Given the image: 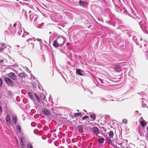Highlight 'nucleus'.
I'll use <instances>...</instances> for the list:
<instances>
[{
    "mask_svg": "<svg viewBox=\"0 0 148 148\" xmlns=\"http://www.w3.org/2000/svg\"><path fill=\"white\" fill-rule=\"evenodd\" d=\"M28 95L30 99L33 101L34 103L36 100H37L38 101L40 104L42 103V101L36 93L34 92H29Z\"/></svg>",
    "mask_w": 148,
    "mask_h": 148,
    "instance_id": "f257e3e1",
    "label": "nucleus"
},
{
    "mask_svg": "<svg viewBox=\"0 0 148 148\" xmlns=\"http://www.w3.org/2000/svg\"><path fill=\"white\" fill-rule=\"evenodd\" d=\"M135 18L139 22V25L140 27L144 25L145 26L146 25V22L144 20L143 17L140 14H138Z\"/></svg>",
    "mask_w": 148,
    "mask_h": 148,
    "instance_id": "f03ea898",
    "label": "nucleus"
},
{
    "mask_svg": "<svg viewBox=\"0 0 148 148\" xmlns=\"http://www.w3.org/2000/svg\"><path fill=\"white\" fill-rule=\"evenodd\" d=\"M56 40L60 47L62 46L65 42V39L63 37H58Z\"/></svg>",
    "mask_w": 148,
    "mask_h": 148,
    "instance_id": "7ed1b4c3",
    "label": "nucleus"
},
{
    "mask_svg": "<svg viewBox=\"0 0 148 148\" xmlns=\"http://www.w3.org/2000/svg\"><path fill=\"white\" fill-rule=\"evenodd\" d=\"M25 138L23 137H21L20 138V145L21 148H26V145L25 144Z\"/></svg>",
    "mask_w": 148,
    "mask_h": 148,
    "instance_id": "20e7f679",
    "label": "nucleus"
},
{
    "mask_svg": "<svg viewBox=\"0 0 148 148\" xmlns=\"http://www.w3.org/2000/svg\"><path fill=\"white\" fill-rule=\"evenodd\" d=\"M11 60L12 61V62H10V69H11L14 67H18V65L15 63L14 60L11 58Z\"/></svg>",
    "mask_w": 148,
    "mask_h": 148,
    "instance_id": "39448f33",
    "label": "nucleus"
},
{
    "mask_svg": "<svg viewBox=\"0 0 148 148\" xmlns=\"http://www.w3.org/2000/svg\"><path fill=\"white\" fill-rule=\"evenodd\" d=\"M43 113L45 115H50L51 114L50 112L46 108H44L42 109Z\"/></svg>",
    "mask_w": 148,
    "mask_h": 148,
    "instance_id": "423d86ee",
    "label": "nucleus"
},
{
    "mask_svg": "<svg viewBox=\"0 0 148 148\" xmlns=\"http://www.w3.org/2000/svg\"><path fill=\"white\" fill-rule=\"evenodd\" d=\"M12 122L14 124H16L17 121V117L16 115L14 114L13 116H12Z\"/></svg>",
    "mask_w": 148,
    "mask_h": 148,
    "instance_id": "0eeeda50",
    "label": "nucleus"
},
{
    "mask_svg": "<svg viewBox=\"0 0 148 148\" xmlns=\"http://www.w3.org/2000/svg\"><path fill=\"white\" fill-rule=\"evenodd\" d=\"M10 77L13 80H15L17 79V77L15 74L13 73H10Z\"/></svg>",
    "mask_w": 148,
    "mask_h": 148,
    "instance_id": "6e6552de",
    "label": "nucleus"
},
{
    "mask_svg": "<svg viewBox=\"0 0 148 148\" xmlns=\"http://www.w3.org/2000/svg\"><path fill=\"white\" fill-rule=\"evenodd\" d=\"M92 130L95 135H97L99 134V129L97 127H93Z\"/></svg>",
    "mask_w": 148,
    "mask_h": 148,
    "instance_id": "1a4fd4ad",
    "label": "nucleus"
},
{
    "mask_svg": "<svg viewBox=\"0 0 148 148\" xmlns=\"http://www.w3.org/2000/svg\"><path fill=\"white\" fill-rule=\"evenodd\" d=\"M140 28L142 29V30L143 32L146 34H148V31L147 27L145 25H144L143 26H141L140 27Z\"/></svg>",
    "mask_w": 148,
    "mask_h": 148,
    "instance_id": "9d476101",
    "label": "nucleus"
},
{
    "mask_svg": "<svg viewBox=\"0 0 148 148\" xmlns=\"http://www.w3.org/2000/svg\"><path fill=\"white\" fill-rule=\"evenodd\" d=\"M140 28L142 29V30L143 32L146 34H148V31L147 27L145 25H144L143 26H141L140 27Z\"/></svg>",
    "mask_w": 148,
    "mask_h": 148,
    "instance_id": "9b49d317",
    "label": "nucleus"
},
{
    "mask_svg": "<svg viewBox=\"0 0 148 148\" xmlns=\"http://www.w3.org/2000/svg\"><path fill=\"white\" fill-rule=\"evenodd\" d=\"M53 45L55 47H61L58 45V43L56 40H54L53 42Z\"/></svg>",
    "mask_w": 148,
    "mask_h": 148,
    "instance_id": "f8f14e48",
    "label": "nucleus"
},
{
    "mask_svg": "<svg viewBox=\"0 0 148 148\" xmlns=\"http://www.w3.org/2000/svg\"><path fill=\"white\" fill-rule=\"evenodd\" d=\"M106 141L108 142V143L110 144H112V141L111 138H110L106 137Z\"/></svg>",
    "mask_w": 148,
    "mask_h": 148,
    "instance_id": "ddd939ff",
    "label": "nucleus"
},
{
    "mask_svg": "<svg viewBox=\"0 0 148 148\" xmlns=\"http://www.w3.org/2000/svg\"><path fill=\"white\" fill-rule=\"evenodd\" d=\"M6 123L9 126V115L8 114L6 117Z\"/></svg>",
    "mask_w": 148,
    "mask_h": 148,
    "instance_id": "4468645a",
    "label": "nucleus"
},
{
    "mask_svg": "<svg viewBox=\"0 0 148 148\" xmlns=\"http://www.w3.org/2000/svg\"><path fill=\"white\" fill-rule=\"evenodd\" d=\"M17 25V23H15L14 25H13V27L12 28V29L13 30V31L12 32H13L14 33H15L16 31V27Z\"/></svg>",
    "mask_w": 148,
    "mask_h": 148,
    "instance_id": "2eb2a0df",
    "label": "nucleus"
},
{
    "mask_svg": "<svg viewBox=\"0 0 148 148\" xmlns=\"http://www.w3.org/2000/svg\"><path fill=\"white\" fill-rule=\"evenodd\" d=\"M76 73L77 74L79 75L82 76V74L81 73V70L80 69H77L76 70Z\"/></svg>",
    "mask_w": 148,
    "mask_h": 148,
    "instance_id": "dca6fc26",
    "label": "nucleus"
},
{
    "mask_svg": "<svg viewBox=\"0 0 148 148\" xmlns=\"http://www.w3.org/2000/svg\"><path fill=\"white\" fill-rule=\"evenodd\" d=\"M114 136V133L112 131H111L109 132V136L110 138H112Z\"/></svg>",
    "mask_w": 148,
    "mask_h": 148,
    "instance_id": "f3484780",
    "label": "nucleus"
},
{
    "mask_svg": "<svg viewBox=\"0 0 148 148\" xmlns=\"http://www.w3.org/2000/svg\"><path fill=\"white\" fill-rule=\"evenodd\" d=\"M16 128L17 132L19 133L20 132L21 130V128L20 126L18 125L16 126Z\"/></svg>",
    "mask_w": 148,
    "mask_h": 148,
    "instance_id": "a211bd4d",
    "label": "nucleus"
},
{
    "mask_svg": "<svg viewBox=\"0 0 148 148\" xmlns=\"http://www.w3.org/2000/svg\"><path fill=\"white\" fill-rule=\"evenodd\" d=\"M19 76L21 77H25L27 76V75L24 73H21L19 74Z\"/></svg>",
    "mask_w": 148,
    "mask_h": 148,
    "instance_id": "6ab92c4d",
    "label": "nucleus"
},
{
    "mask_svg": "<svg viewBox=\"0 0 148 148\" xmlns=\"http://www.w3.org/2000/svg\"><path fill=\"white\" fill-rule=\"evenodd\" d=\"M104 140V139L103 138H98V143H103V140Z\"/></svg>",
    "mask_w": 148,
    "mask_h": 148,
    "instance_id": "aec40b11",
    "label": "nucleus"
},
{
    "mask_svg": "<svg viewBox=\"0 0 148 148\" xmlns=\"http://www.w3.org/2000/svg\"><path fill=\"white\" fill-rule=\"evenodd\" d=\"M141 125L143 126V127H144L147 125V123L146 122H144L143 121H141L140 123Z\"/></svg>",
    "mask_w": 148,
    "mask_h": 148,
    "instance_id": "412c9836",
    "label": "nucleus"
},
{
    "mask_svg": "<svg viewBox=\"0 0 148 148\" xmlns=\"http://www.w3.org/2000/svg\"><path fill=\"white\" fill-rule=\"evenodd\" d=\"M32 40H33L34 41H35V38L34 37L31 38H28L27 41L28 42H29V41H31Z\"/></svg>",
    "mask_w": 148,
    "mask_h": 148,
    "instance_id": "4be33fe9",
    "label": "nucleus"
},
{
    "mask_svg": "<svg viewBox=\"0 0 148 148\" xmlns=\"http://www.w3.org/2000/svg\"><path fill=\"white\" fill-rule=\"evenodd\" d=\"M82 116V114L81 113H76L74 115V116L75 117H77L78 116H79L80 117H81Z\"/></svg>",
    "mask_w": 148,
    "mask_h": 148,
    "instance_id": "5701e85b",
    "label": "nucleus"
},
{
    "mask_svg": "<svg viewBox=\"0 0 148 148\" xmlns=\"http://www.w3.org/2000/svg\"><path fill=\"white\" fill-rule=\"evenodd\" d=\"M40 97L41 99L43 100H44L45 99V97L44 95L42 94L41 93L40 94Z\"/></svg>",
    "mask_w": 148,
    "mask_h": 148,
    "instance_id": "b1692460",
    "label": "nucleus"
},
{
    "mask_svg": "<svg viewBox=\"0 0 148 148\" xmlns=\"http://www.w3.org/2000/svg\"><path fill=\"white\" fill-rule=\"evenodd\" d=\"M27 148H33V146L31 143H29L28 144Z\"/></svg>",
    "mask_w": 148,
    "mask_h": 148,
    "instance_id": "393cba45",
    "label": "nucleus"
},
{
    "mask_svg": "<svg viewBox=\"0 0 148 148\" xmlns=\"http://www.w3.org/2000/svg\"><path fill=\"white\" fill-rule=\"evenodd\" d=\"M5 81L8 84H9V78L8 77H5L4 79Z\"/></svg>",
    "mask_w": 148,
    "mask_h": 148,
    "instance_id": "a878e982",
    "label": "nucleus"
},
{
    "mask_svg": "<svg viewBox=\"0 0 148 148\" xmlns=\"http://www.w3.org/2000/svg\"><path fill=\"white\" fill-rule=\"evenodd\" d=\"M79 2L80 5L81 6H83L84 5V1L80 0L79 1Z\"/></svg>",
    "mask_w": 148,
    "mask_h": 148,
    "instance_id": "bb28decb",
    "label": "nucleus"
},
{
    "mask_svg": "<svg viewBox=\"0 0 148 148\" xmlns=\"http://www.w3.org/2000/svg\"><path fill=\"white\" fill-rule=\"evenodd\" d=\"M29 17L30 19L31 20V21H32L34 19V15L31 14L29 16Z\"/></svg>",
    "mask_w": 148,
    "mask_h": 148,
    "instance_id": "cd10ccee",
    "label": "nucleus"
},
{
    "mask_svg": "<svg viewBox=\"0 0 148 148\" xmlns=\"http://www.w3.org/2000/svg\"><path fill=\"white\" fill-rule=\"evenodd\" d=\"M90 117L91 118L93 119H95L96 116L94 114H92L91 115H90Z\"/></svg>",
    "mask_w": 148,
    "mask_h": 148,
    "instance_id": "c85d7f7f",
    "label": "nucleus"
},
{
    "mask_svg": "<svg viewBox=\"0 0 148 148\" xmlns=\"http://www.w3.org/2000/svg\"><path fill=\"white\" fill-rule=\"evenodd\" d=\"M22 32V28L20 27L19 28L18 31V33L20 35L21 34V33Z\"/></svg>",
    "mask_w": 148,
    "mask_h": 148,
    "instance_id": "c756f323",
    "label": "nucleus"
},
{
    "mask_svg": "<svg viewBox=\"0 0 148 148\" xmlns=\"http://www.w3.org/2000/svg\"><path fill=\"white\" fill-rule=\"evenodd\" d=\"M121 148H128L127 146V144L126 143L125 145H121ZM117 148H119L118 147Z\"/></svg>",
    "mask_w": 148,
    "mask_h": 148,
    "instance_id": "7c9ffc66",
    "label": "nucleus"
},
{
    "mask_svg": "<svg viewBox=\"0 0 148 148\" xmlns=\"http://www.w3.org/2000/svg\"><path fill=\"white\" fill-rule=\"evenodd\" d=\"M123 122L125 124H127V119H124L122 120Z\"/></svg>",
    "mask_w": 148,
    "mask_h": 148,
    "instance_id": "2f4dec72",
    "label": "nucleus"
},
{
    "mask_svg": "<svg viewBox=\"0 0 148 148\" xmlns=\"http://www.w3.org/2000/svg\"><path fill=\"white\" fill-rule=\"evenodd\" d=\"M36 40L37 41H39L40 44H41V42H42V40L40 39L37 38L36 39Z\"/></svg>",
    "mask_w": 148,
    "mask_h": 148,
    "instance_id": "473e14b6",
    "label": "nucleus"
},
{
    "mask_svg": "<svg viewBox=\"0 0 148 148\" xmlns=\"http://www.w3.org/2000/svg\"><path fill=\"white\" fill-rule=\"evenodd\" d=\"M23 32L26 35V36L28 35L29 34V33L28 32L26 31H25V29H23Z\"/></svg>",
    "mask_w": 148,
    "mask_h": 148,
    "instance_id": "72a5a7b5",
    "label": "nucleus"
},
{
    "mask_svg": "<svg viewBox=\"0 0 148 148\" xmlns=\"http://www.w3.org/2000/svg\"><path fill=\"white\" fill-rule=\"evenodd\" d=\"M89 116H84L83 117H82V119L83 120H85L87 118H88Z\"/></svg>",
    "mask_w": 148,
    "mask_h": 148,
    "instance_id": "f704fd0d",
    "label": "nucleus"
},
{
    "mask_svg": "<svg viewBox=\"0 0 148 148\" xmlns=\"http://www.w3.org/2000/svg\"><path fill=\"white\" fill-rule=\"evenodd\" d=\"M5 48V47L4 48H2V47H0V53L3 51L4 50Z\"/></svg>",
    "mask_w": 148,
    "mask_h": 148,
    "instance_id": "c9c22d12",
    "label": "nucleus"
},
{
    "mask_svg": "<svg viewBox=\"0 0 148 148\" xmlns=\"http://www.w3.org/2000/svg\"><path fill=\"white\" fill-rule=\"evenodd\" d=\"M147 131L148 132V126L147 127ZM146 137L147 138L148 140V133L147 134Z\"/></svg>",
    "mask_w": 148,
    "mask_h": 148,
    "instance_id": "e433bc0d",
    "label": "nucleus"
},
{
    "mask_svg": "<svg viewBox=\"0 0 148 148\" xmlns=\"http://www.w3.org/2000/svg\"><path fill=\"white\" fill-rule=\"evenodd\" d=\"M13 84V82L10 79V86H12Z\"/></svg>",
    "mask_w": 148,
    "mask_h": 148,
    "instance_id": "4c0bfd02",
    "label": "nucleus"
},
{
    "mask_svg": "<svg viewBox=\"0 0 148 148\" xmlns=\"http://www.w3.org/2000/svg\"><path fill=\"white\" fill-rule=\"evenodd\" d=\"M37 19V15H34V20H36Z\"/></svg>",
    "mask_w": 148,
    "mask_h": 148,
    "instance_id": "58836bf2",
    "label": "nucleus"
},
{
    "mask_svg": "<svg viewBox=\"0 0 148 148\" xmlns=\"http://www.w3.org/2000/svg\"><path fill=\"white\" fill-rule=\"evenodd\" d=\"M99 80H100V81L101 82L102 84H103V81L102 79H99Z\"/></svg>",
    "mask_w": 148,
    "mask_h": 148,
    "instance_id": "ea45409f",
    "label": "nucleus"
},
{
    "mask_svg": "<svg viewBox=\"0 0 148 148\" xmlns=\"http://www.w3.org/2000/svg\"><path fill=\"white\" fill-rule=\"evenodd\" d=\"M26 36V35L25 34H23L22 36V37H25Z\"/></svg>",
    "mask_w": 148,
    "mask_h": 148,
    "instance_id": "a19ab883",
    "label": "nucleus"
},
{
    "mask_svg": "<svg viewBox=\"0 0 148 148\" xmlns=\"http://www.w3.org/2000/svg\"><path fill=\"white\" fill-rule=\"evenodd\" d=\"M1 46L4 47V43H2L1 44Z\"/></svg>",
    "mask_w": 148,
    "mask_h": 148,
    "instance_id": "79ce46f5",
    "label": "nucleus"
},
{
    "mask_svg": "<svg viewBox=\"0 0 148 148\" xmlns=\"http://www.w3.org/2000/svg\"><path fill=\"white\" fill-rule=\"evenodd\" d=\"M33 86L34 88H35L36 87V86L34 85V84H33Z\"/></svg>",
    "mask_w": 148,
    "mask_h": 148,
    "instance_id": "37998d69",
    "label": "nucleus"
},
{
    "mask_svg": "<svg viewBox=\"0 0 148 148\" xmlns=\"http://www.w3.org/2000/svg\"><path fill=\"white\" fill-rule=\"evenodd\" d=\"M146 105L145 104H143V107H145L146 106Z\"/></svg>",
    "mask_w": 148,
    "mask_h": 148,
    "instance_id": "c03bdc74",
    "label": "nucleus"
},
{
    "mask_svg": "<svg viewBox=\"0 0 148 148\" xmlns=\"http://www.w3.org/2000/svg\"><path fill=\"white\" fill-rule=\"evenodd\" d=\"M32 48L33 49L34 48V43H32Z\"/></svg>",
    "mask_w": 148,
    "mask_h": 148,
    "instance_id": "a18cd8bd",
    "label": "nucleus"
},
{
    "mask_svg": "<svg viewBox=\"0 0 148 148\" xmlns=\"http://www.w3.org/2000/svg\"><path fill=\"white\" fill-rule=\"evenodd\" d=\"M0 111L1 112L2 111V110L1 109V107L0 106Z\"/></svg>",
    "mask_w": 148,
    "mask_h": 148,
    "instance_id": "49530a36",
    "label": "nucleus"
},
{
    "mask_svg": "<svg viewBox=\"0 0 148 148\" xmlns=\"http://www.w3.org/2000/svg\"><path fill=\"white\" fill-rule=\"evenodd\" d=\"M3 62V60H0V63H1Z\"/></svg>",
    "mask_w": 148,
    "mask_h": 148,
    "instance_id": "de8ad7c7",
    "label": "nucleus"
},
{
    "mask_svg": "<svg viewBox=\"0 0 148 148\" xmlns=\"http://www.w3.org/2000/svg\"><path fill=\"white\" fill-rule=\"evenodd\" d=\"M10 124H11V120H10Z\"/></svg>",
    "mask_w": 148,
    "mask_h": 148,
    "instance_id": "09e8293b",
    "label": "nucleus"
},
{
    "mask_svg": "<svg viewBox=\"0 0 148 148\" xmlns=\"http://www.w3.org/2000/svg\"><path fill=\"white\" fill-rule=\"evenodd\" d=\"M51 32H49V33L50 34H51Z\"/></svg>",
    "mask_w": 148,
    "mask_h": 148,
    "instance_id": "8fccbe9b",
    "label": "nucleus"
},
{
    "mask_svg": "<svg viewBox=\"0 0 148 148\" xmlns=\"http://www.w3.org/2000/svg\"><path fill=\"white\" fill-rule=\"evenodd\" d=\"M17 144H18V141L17 140Z\"/></svg>",
    "mask_w": 148,
    "mask_h": 148,
    "instance_id": "3c124183",
    "label": "nucleus"
},
{
    "mask_svg": "<svg viewBox=\"0 0 148 148\" xmlns=\"http://www.w3.org/2000/svg\"><path fill=\"white\" fill-rule=\"evenodd\" d=\"M17 46L18 47H19V46L18 45H17Z\"/></svg>",
    "mask_w": 148,
    "mask_h": 148,
    "instance_id": "603ef678",
    "label": "nucleus"
},
{
    "mask_svg": "<svg viewBox=\"0 0 148 148\" xmlns=\"http://www.w3.org/2000/svg\"><path fill=\"white\" fill-rule=\"evenodd\" d=\"M33 77L34 78H35V77H34V76H33Z\"/></svg>",
    "mask_w": 148,
    "mask_h": 148,
    "instance_id": "864d4df0",
    "label": "nucleus"
}]
</instances>
